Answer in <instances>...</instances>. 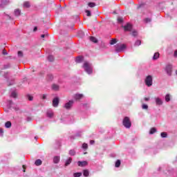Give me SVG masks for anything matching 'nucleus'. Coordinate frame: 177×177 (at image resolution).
Masks as SVG:
<instances>
[{
	"label": "nucleus",
	"mask_w": 177,
	"mask_h": 177,
	"mask_svg": "<svg viewBox=\"0 0 177 177\" xmlns=\"http://www.w3.org/2000/svg\"><path fill=\"white\" fill-rule=\"evenodd\" d=\"M77 165H78V167H86V165H88V162L86 160L78 161Z\"/></svg>",
	"instance_id": "nucleus-9"
},
{
	"label": "nucleus",
	"mask_w": 177,
	"mask_h": 177,
	"mask_svg": "<svg viewBox=\"0 0 177 177\" xmlns=\"http://www.w3.org/2000/svg\"><path fill=\"white\" fill-rule=\"evenodd\" d=\"M165 100H166V102H169V100H171V97H170L169 94L166 95Z\"/></svg>",
	"instance_id": "nucleus-33"
},
{
	"label": "nucleus",
	"mask_w": 177,
	"mask_h": 177,
	"mask_svg": "<svg viewBox=\"0 0 177 177\" xmlns=\"http://www.w3.org/2000/svg\"><path fill=\"white\" fill-rule=\"evenodd\" d=\"M70 156H74L75 154V151L74 149H71L69 151Z\"/></svg>",
	"instance_id": "nucleus-35"
},
{
	"label": "nucleus",
	"mask_w": 177,
	"mask_h": 177,
	"mask_svg": "<svg viewBox=\"0 0 177 177\" xmlns=\"http://www.w3.org/2000/svg\"><path fill=\"white\" fill-rule=\"evenodd\" d=\"M37 30H38V28L35 27L34 29H33V31L35 32V31H37Z\"/></svg>",
	"instance_id": "nucleus-51"
},
{
	"label": "nucleus",
	"mask_w": 177,
	"mask_h": 177,
	"mask_svg": "<svg viewBox=\"0 0 177 177\" xmlns=\"http://www.w3.org/2000/svg\"><path fill=\"white\" fill-rule=\"evenodd\" d=\"M3 135V129L2 128H0V135Z\"/></svg>",
	"instance_id": "nucleus-44"
},
{
	"label": "nucleus",
	"mask_w": 177,
	"mask_h": 177,
	"mask_svg": "<svg viewBox=\"0 0 177 177\" xmlns=\"http://www.w3.org/2000/svg\"><path fill=\"white\" fill-rule=\"evenodd\" d=\"M86 13L88 17H91V11L89 10H86Z\"/></svg>",
	"instance_id": "nucleus-39"
},
{
	"label": "nucleus",
	"mask_w": 177,
	"mask_h": 177,
	"mask_svg": "<svg viewBox=\"0 0 177 177\" xmlns=\"http://www.w3.org/2000/svg\"><path fill=\"white\" fill-rule=\"evenodd\" d=\"M48 60L49 62H53V60H55V57L53 55H49Z\"/></svg>",
	"instance_id": "nucleus-36"
},
{
	"label": "nucleus",
	"mask_w": 177,
	"mask_h": 177,
	"mask_svg": "<svg viewBox=\"0 0 177 177\" xmlns=\"http://www.w3.org/2000/svg\"><path fill=\"white\" fill-rule=\"evenodd\" d=\"M117 42V39H112L110 41L111 45H115V43Z\"/></svg>",
	"instance_id": "nucleus-28"
},
{
	"label": "nucleus",
	"mask_w": 177,
	"mask_h": 177,
	"mask_svg": "<svg viewBox=\"0 0 177 177\" xmlns=\"http://www.w3.org/2000/svg\"><path fill=\"white\" fill-rule=\"evenodd\" d=\"M41 37L42 38H45V35H41Z\"/></svg>",
	"instance_id": "nucleus-53"
},
{
	"label": "nucleus",
	"mask_w": 177,
	"mask_h": 177,
	"mask_svg": "<svg viewBox=\"0 0 177 177\" xmlns=\"http://www.w3.org/2000/svg\"><path fill=\"white\" fill-rule=\"evenodd\" d=\"M90 41H91V42H93L94 44H97V39H96V37H90Z\"/></svg>",
	"instance_id": "nucleus-16"
},
{
	"label": "nucleus",
	"mask_w": 177,
	"mask_h": 177,
	"mask_svg": "<svg viewBox=\"0 0 177 177\" xmlns=\"http://www.w3.org/2000/svg\"><path fill=\"white\" fill-rule=\"evenodd\" d=\"M24 55L21 51H18V57H23Z\"/></svg>",
	"instance_id": "nucleus-38"
},
{
	"label": "nucleus",
	"mask_w": 177,
	"mask_h": 177,
	"mask_svg": "<svg viewBox=\"0 0 177 177\" xmlns=\"http://www.w3.org/2000/svg\"><path fill=\"white\" fill-rule=\"evenodd\" d=\"M144 100L145 102H149V100H150V97H145Z\"/></svg>",
	"instance_id": "nucleus-47"
},
{
	"label": "nucleus",
	"mask_w": 177,
	"mask_h": 177,
	"mask_svg": "<svg viewBox=\"0 0 177 177\" xmlns=\"http://www.w3.org/2000/svg\"><path fill=\"white\" fill-rule=\"evenodd\" d=\"M115 49L116 52H122V50H125V49H127V45L124 44H117L115 46Z\"/></svg>",
	"instance_id": "nucleus-3"
},
{
	"label": "nucleus",
	"mask_w": 177,
	"mask_h": 177,
	"mask_svg": "<svg viewBox=\"0 0 177 177\" xmlns=\"http://www.w3.org/2000/svg\"><path fill=\"white\" fill-rule=\"evenodd\" d=\"M3 55H8V53L6 52V49L3 50Z\"/></svg>",
	"instance_id": "nucleus-45"
},
{
	"label": "nucleus",
	"mask_w": 177,
	"mask_h": 177,
	"mask_svg": "<svg viewBox=\"0 0 177 177\" xmlns=\"http://www.w3.org/2000/svg\"><path fill=\"white\" fill-rule=\"evenodd\" d=\"M174 56H175V57H177V50H176V51L174 52Z\"/></svg>",
	"instance_id": "nucleus-50"
},
{
	"label": "nucleus",
	"mask_w": 177,
	"mask_h": 177,
	"mask_svg": "<svg viewBox=\"0 0 177 177\" xmlns=\"http://www.w3.org/2000/svg\"><path fill=\"white\" fill-rule=\"evenodd\" d=\"M131 35H132L133 37H137V36H138V31H136V30H133V31L131 32Z\"/></svg>",
	"instance_id": "nucleus-30"
},
{
	"label": "nucleus",
	"mask_w": 177,
	"mask_h": 177,
	"mask_svg": "<svg viewBox=\"0 0 177 177\" xmlns=\"http://www.w3.org/2000/svg\"><path fill=\"white\" fill-rule=\"evenodd\" d=\"M145 23H150V21H151V19H150V18H146V19H145Z\"/></svg>",
	"instance_id": "nucleus-41"
},
{
	"label": "nucleus",
	"mask_w": 177,
	"mask_h": 177,
	"mask_svg": "<svg viewBox=\"0 0 177 177\" xmlns=\"http://www.w3.org/2000/svg\"><path fill=\"white\" fill-rule=\"evenodd\" d=\"M35 165H37V167H39V165H42V160H41V159H37L35 162Z\"/></svg>",
	"instance_id": "nucleus-13"
},
{
	"label": "nucleus",
	"mask_w": 177,
	"mask_h": 177,
	"mask_svg": "<svg viewBox=\"0 0 177 177\" xmlns=\"http://www.w3.org/2000/svg\"><path fill=\"white\" fill-rule=\"evenodd\" d=\"M145 84L147 86H151L153 85V77L151 75H148L145 79Z\"/></svg>",
	"instance_id": "nucleus-4"
},
{
	"label": "nucleus",
	"mask_w": 177,
	"mask_h": 177,
	"mask_svg": "<svg viewBox=\"0 0 177 177\" xmlns=\"http://www.w3.org/2000/svg\"><path fill=\"white\" fill-rule=\"evenodd\" d=\"M165 71L168 75H171L172 74V66L167 65L165 68Z\"/></svg>",
	"instance_id": "nucleus-6"
},
{
	"label": "nucleus",
	"mask_w": 177,
	"mask_h": 177,
	"mask_svg": "<svg viewBox=\"0 0 177 177\" xmlns=\"http://www.w3.org/2000/svg\"><path fill=\"white\" fill-rule=\"evenodd\" d=\"M11 97H14V98L17 97V93L13 91V92L11 93Z\"/></svg>",
	"instance_id": "nucleus-32"
},
{
	"label": "nucleus",
	"mask_w": 177,
	"mask_h": 177,
	"mask_svg": "<svg viewBox=\"0 0 177 177\" xmlns=\"http://www.w3.org/2000/svg\"><path fill=\"white\" fill-rule=\"evenodd\" d=\"M71 161H73V159L71 158H69L65 162V167H67L71 164Z\"/></svg>",
	"instance_id": "nucleus-18"
},
{
	"label": "nucleus",
	"mask_w": 177,
	"mask_h": 177,
	"mask_svg": "<svg viewBox=\"0 0 177 177\" xmlns=\"http://www.w3.org/2000/svg\"><path fill=\"white\" fill-rule=\"evenodd\" d=\"M21 13V11H20L19 9H17L15 10V16H20Z\"/></svg>",
	"instance_id": "nucleus-23"
},
{
	"label": "nucleus",
	"mask_w": 177,
	"mask_h": 177,
	"mask_svg": "<svg viewBox=\"0 0 177 177\" xmlns=\"http://www.w3.org/2000/svg\"><path fill=\"white\" fill-rule=\"evenodd\" d=\"M23 6H24V8H28L31 6V4L30 3L29 1H25V2H24Z\"/></svg>",
	"instance_id": "nucleus-14"
},
{
	"label": "nucleus",
	"mask_w": 177,
	"mask_h": 177,
	"mask_svg": "<svg viewBox=\"0 0 177 177\" xmlns=\"http://www.w3.org/2000/svg\"><path fill=\"white\" fill-rule=\"evenodd\" d=\"M6 5H9V0H1V6H6Z\"/></svg>",
	"instance_id": "nucleus-11"
},
{
	"label": "nucleus",
	"mask_w": 177,
	"mask_h": 177,
	"mask_svg": "<svg viewBox=\"0 0 177 177\" xmlns=\"http://www.w3.org/2000/svg\"><path fill=\"white\" fill-rule=\"evenodd\" d=\"M121 165V160H118L116 162H115V167L116 168H119V167Z\"/></svg>",
	"instance_id": "nucleus-24"
},
{
	"label": "nucleus",
	"mask_w": 177,
	"mask_h": 177,
	"mask_svg": "<svg viewBox=\"0 0 177 177\" xmlns=\"http://www.w3.org/2000/svg\"><path fill=\"white\" fill-rule=\"evenodd\" d=\"M73 104H74V101L70 100L69 102L65 104L64 109H66V110H70L73 107Z\"/></svg>",
	"instance_id": "nucleus-5"
},
{
	"label": "nucleus",
	"mask_w": 177,
	"mask_h": 177,
	"mask_svg": "<svg viewBox=\"0 0 177 177\" xmlns=\"http://www.w3.org/2000/svg\"><path fill=\"white\" fill-rule=\"evenodd\" d=\"M156 132H157V129L154 127H152L150 129L149 133H150V135H153V133H156Z\"/></svg>",
	"instance_id": "nucleus-20"
},
{
	"label": "nucleus",
	"mask_w": 177,
	"mask_h": 177,
	"mask_svg": "<svg viewBox=\"0 0 177 177\" xmlns=\"http://www.w3.org/2000/svg\"><path fill=\"white\" fill-rule=\"evenodd\" d=\"M81 60H82V57H77L76 59V62H77L78 63H80L81 62Z\"/></svg>",
	"instance_id": "nucleus-40"
},
{
	"label": "nucleus",
	"mask_w": 177,
	"mask_h": 177,
	"mask_svg": "<svg viewBox=\"0 0 177 177\" xmlns=\"http://www.w3.org/2000/svg\"><path fill=\"white\" fill-rule=\"evenodd\" d=\"M88 5L89 8H95V6H96V3L92 2L88 3Z\"/></svg>",
	"instance_id": "nucleus-27"
},
{
	"label": "nucleus",
	"mask_w": 177,
	"mask_h": 177,
	"mask_svg": "<svg viewBox=\"0 0 177 177\" xmlns=\"http://www.w3.org/2000/svg\"><path fill=\"white\" fill-rule=\"evenodd\" d=\"M118 21H119V23H122V18H118Z\"/></svg>",
	"instance_id": "nucleus-46"
},
{
	"label": "nucleus",
	"mask_w": 177,
	"mask_h": 177,
	"mask_svg": "<svg viewBox=\"0 0 177 177\" xmlns=\"http://www.w3.org/2000/svg\"><path fill=\"white\" fill-rule=\"evenodd\" d=\"M155 102L157 106L162 105V100L160 97H155Z\"/></svg>",
	"instance_id": "nucleus-10"
},
{
	"label": "nucleus",
	"mask_w": 177,
	"mask_h": 177,
	"mask_svg": "<svg viewBox=\"0 0 177 177\" xmlns=\"http://www.w3.org/2000/svg\"><path fill=\"white\" fill-rule=\"evenodd\" d=\"M73 176H74V177H80V176H82V173H81V172L75 173V174H73Z\"/></svg>",
	"instance_id": "nucleus-26"
},
{
	"label": "nucleus",
	"mask_w": 177,
	"mask_h": 177,
	"mask_svg": "<svg viewBox=\"0 0 177 177\" xmlns=\"http://www.w3.org/2000/svg\"><path fill=\"white\" fill-rule=\"evenodd\" d=\"M122 125L123 127H124V128H127V129H129V128L132 127V122H131V119H129V117H124L122 120Z\"/></svg>",
	"instance_id": "nucleus-1"
},
{
	"label": "nucleus",
	"mask_w": 177,
	"mask_h": 177,
	"mask_svg": "<svg viewBox=\"0 0 177 177\" xmlns=\"http://www.w3.org/2000/svg\"><path fill=\"white\" fill-rule=\"evenodd\" d=\"M59 85H57V84H53L52 85V89L53 90V91H59Z\"/></svg>",
	"instance_id": "nucleus-19"
},
{
	"label": "nucleus",
	"mask_w": 177,
	"mask_h": 177,
	"mask_svg": "<svg viewBox=\"0 0 177 177\" xmlns=\"http://www.w3.org/2000/svg\"><path fill=\"white\" fill-rule=\"evenodd\" d=\"M158 57H160V53H156L154 55H153V60H157V59H158Z\"/></svg>",
	"instance_id": "nucleus-22"
},
{
	"label": "nucleus",
	"mask_w": 177,
	"mask_h": 177,
	"mask_svg": "<svg viewBox=\"0 0 177 177\" xmlns=\"http://www.w3.org/2000/svg\"><path fill=\"white\" fill-rule=\"evenodd\" d=\"M59 161H60V157L55 156L53 158V162L55 164H58Z\"/></svg>",
	"instance_id": "nucleus-15"
},
{
	"label": "nucleus",
	"mask_w": 177,
	"mask_h": 177,
	"mask_svg": "<svg viewBox=\"0 0 177 177\" xmlns=\"http://www.w3.org/2000/svg\"><path fill=\"white\" fill-rule=\"evenodd\" d=\"M47 116L49 117V118H52V117H53V113L48 112L47 113Z\"/></svg>",
	"instance_id": "nucleus-37"
},
{
	"label": "nucleus",
	"mask_w": 177,
	"mask_h": 177,
	"mask_svg": "<svg viewBox=\"0 0 177 177\" xmlns=\"http://www.w3.org/2000/svg\"><path fill=\"white\" fill-rule=\"evenodd\" d=\"M59 97H55L53 100V107H57V106H59Z\"/></svg>",
	"instance_id": "nucleus-8"
},
{
	"label": "nucleus",
	"mask_w": 177,
	"mask_h": 177,
	"mask_svg": "<svg viewBox=\"0 0 177 177\" xmlns=\"http://www.w3.org/2000/svg\"><path fill=\"white\" fill-rule=\"evenodd\" d=\"M24 172H26V165H23Z\"/></svg>",
	"instance_id": "nucleus-49"
},
{
	"label": "nucleus",
	"mask_w": 177,
	"mask_h": 177,
	"mask_svg": "<svg viewBox=\"0 0 177 177\" xmlns=\"http://www.w3.org/2000/svg\"><path fill=\"white\" fill-rule=\"evenodd\" d=\"M6 74H8V72Z\"/></svg>",
	"instance_id": "nucleus-55"
},
{
	"label": "nucleus",
	"mask_w": 177,
	"mask_h": 177,
	"mask_svg": "<svg viewBox=\"0 0 177 177\" xmlns=\"http://www.w3.org/2000/svg\"><path fill=\"white\" fill-rule=\"evenodd\" d=\"M82 97H84V95H82V94H76L75 95V100H80L82 99Z\"/></svg>",
	"instance_id": "nucleus-12"
},
{
	"label": "nucleus",
	"mask_w": 177,
	"mask_h": 177,
	"mask_svg": "<svg viewBox=\"0 0 177 177\" xmlns=\"http://www.w3.org/2000/svg\"><path fill=\"white\" fill-rule=\"evenodd\" d=\"M28 100L31 101V100H32L34 99V97L32 96L28 95Z\"/></svg>",
	"instance_id": "nucleus-43"
},
{
	"label": "nucleus",
	"mask_w": 177,
	"mask_h": 177,
	"mask_svg": "<svg viewBox=\"0 0 177 177\" xmlns=\"http://www.w3.org/2000/svg\"><path fill=\"white\" fill-rule=\"evenodd\" d=\"M83 175H84V176H85V177L89 176V170H88V169H84V170L83 171Z\"/></svg>",
	"instance_id": "nucleus-17"
},
{
	"label": "nucleus",
	"mask_w": 177,
	"mask_h": 177,
	"mask_svg": "<svg viewBox=\"0 0 177 177\" xmlns=\"http://www.w3.org/2000/svg\"><path fill=\"white\" fill-rule=\"evenodd\" d=\"M82 147H83V149H88V144L84 143V144L82 145Z\"/></svg>",
	"instance_id": "nucleus-42"
},
{
	"label": "nucleus",
	"mask_w": 177,
	"mask_h": 177,
	"mask_svg": "<svg viewBox=\"0 0 177 177\" xmlns=\"http://www.w3.org/2000/svg\"><path fill=\"white\" fill-rule=\"evenodd\" d=\"M6 128H10L12 127V122L10 121H8L5 123Z\"/></svg>",
	"instance_id": "nucleus-21"
},
{
	"label": "nucleus",
	"mask_w": 177,
	"mask_h": 177,
	"mask_svg": "<svg viewBox=\"0 0 177 177\" xmlns=\"http://www.w3.org/2000/svg\"><path fill=\"white\" fill-rule=\"evenodd\" d=\"M122 27L124 31H132V25L131 24H127V25Z\"/></svg>",
	"instance_id": "nucleus-7"
},
{
	"label": "nucleus",
	"mask_w": 177,
	"mask_h": 177,
	"mask_svg": "<svg viewBox=\"0 0 177 177\" xmlns=\"http://www.w3.org/2000/svg\"><path fill=\"white\" fill-rule=\"evenodd\" d=\"M160 136L161 138H167L168 136V134L167 133V132H162L160 133Z\"/></svg>",
	"instance_id": "nucleus-25"
},
{
	"label": "nucleus",
	"mask_w": 177,
	"mask_h": 177,
	"mask_svg": "<svg viewBox=\"0 0 177 177\" xmlns=\"http://www.w3.org/2000/svg\"><path fill=\"white\" fill-rule=\"evenodd\" d=\"M83 67L84 68V70L87 74H92L93 73L92 66H91L90 64H88V62H85L84 63Z\"/></svg>",
	"instance_id": "nucleus-2"
},
{
	"label": "nucleus",
	"mask_w": 177,
	"mask_h": 177,
	"mask_svg": "<svg viewBox=\"0 0 177 177\" xmlns=\"http://www.w3.org/2000/svg\"><path fill=\"white\" fill-rule=\"evenodd\" d=\"M10 103H12V101H10Z\"/></svg>",
	"instance_id": "nucleus-54"
},
{
	"label": "nucleus",
	"mask_w": 177,
	"mask_h": 177,
	"mask_svg": "<svg viewBox=\"0 0 177 177\" xmlns=\"http://www.w3.org/2000/svg\"><path fill=\"white\" fill-rule=\"evenodd\" d=\"M94 143H95V140H91L90 141V144H91V145H93Z\"/></svg>",
	"instance_id": "nucleus-48"
},
{
	"label": "nucleus",
	"mask_w": 177,
	"mask_h": 177,
	"mask_svg": "<svg viewBox=\"0 0 177 177\" xmlns=\"http://www.w3.org/2000/svg\"><path fill=\"white\" fill-rule=\"evenodd\" d=\"M142 44V41L140 40H137L136 42H135V46H139Z\"/></svg>",
	"instance_id": "nucleus-29"
},
{
	"label": "nucleus",
	"mask_w": 177,
	"mask_h": 177,
	"mask_svg": "<svg viewBox=\"0 0 177 177\" xmlns=\"http://www.w3.org/2000/svg\"><path fill=\"white\" fill-rule=\"evenodd\" d=\"M47 80H48V81H52V80H53V75H48Z\"/></svg>",
	"instance_id": "nucleus-31"
},
{
	"label": "nucleus",
	"mask_w": 177,
	"mask_h": 177,
	"mask_svg": "<svg viewBox=\"0 0 177 177\" xmlns=\"http://www.w3.org/2000/svg\"><path fill=\"white\" fill-rule=\"evenodd\" d=\"M142 109L143 110H147V109H149V106H148L147 104H142Z\"/></svg>",
	"instance_id": "nucleus-34"
},
{
	"label": "nucleus",
	"mask_w": 177,
	"mask_h": 177,
	"mask_svg": "<svg viewBox=\"0 0 177 177\" xmlns=\"http://www.w3.org/2000/svg\"><path fill=\"white\" fill-rule=\"evenodd\" d=\"M43 99H46V95H43Z\"/></svg>",
	"instance_id": "nucleus-52"
}]
</instances>
